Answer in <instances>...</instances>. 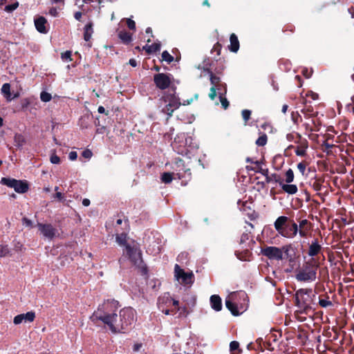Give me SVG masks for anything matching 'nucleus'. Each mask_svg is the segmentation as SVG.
I'll list each match as a JSON object with an SVG mask.
<instances>
[{
  "label": "nucleus",
  "mask_w": 354,
  "mask_h": 354,
  "mask_svg": "<svg viewBox=\"0 0 354 354\" xmlns=\"http://www.w3.org/2000/svg\"><path fill=\"white\" fill-rule=\"evenodd\" d=\"M47 20L44 17L40 16L35 19V26L37 30L40 33H47L48 30L46 28Z\"/></svg>",
  "instance_id": "obj_20"
},
{
  "label": "nucleus",
  "mask_w": 354,
  "mask_h": 354,
  "mask_svg": "<svg viewBox=\"0 0 354 354\" xmlns=\"http://www.w3.org/2000/svg\"><path fill=\"white\" fill-rule=\"evenodd\" d=\"M160 47H161L160 42L158 41V42L153 43L151 45H148V44L145 45V46H143V50H145L148 55H151L153 53L160 51Z\"/></svg>",
  "instance_id": "obj_27"
},
{
  "label": "nucleus",
  "mask_w": 354,
  "mask_h": 354,
  "mask_svg": "<svg viewBox=\"0 0 354 354\" xmlns=\"http://www.w3.org/2000/svg\"><path fill=\"white\" fill-rule=\"evenodd\" d=\"M306 168V163L305 162H301L297 164V169L299 171L304 174Z\"/></svg>",
  "instance_id": "obj_56"
},
{
  "label": "nucleus",
  "mask_w": 354,
  "mask_h": 354,
  "mask_svg": "<svg viewBox=\"0 0 354 354\" xmlns=\"http://www.w3.org/2000/svg\"><path fill=\"white\" fill-rule=\"evenodd\" d=\"M319 267L318 260L311 258L303 263L302 267L298 270L295 278L299 281H313L316 279L317 270Z\"/></svg>",
  "instance_id": "obj_5"
},
{
  "label": "nucleus",
  "mask_w": 354,
  "mask_h": 354,
  "mask_svg": "<svg viewBox=\"0 0 354 354\" xmlns=\"http://www.w3.org/2000/svg\"><path fill=\"white\" fill-rule=\"evenodd\" d=\"M77 158V153L76 151H71L68 154V158L71 160H75Z\"/></svg>",
  "instance_id": "obj_63"
},
{
  "label": "nucleus",
  "mask_w": 354,
  "mask_h": 354,
  "mask_svg": "<svg viewBox=\"0 0 354 354\" xmlns=\"http://www.w3.org/2000/svg\"><path fill=\"white\" fill-rule=\"evenodd\" d=\"M127 27L130 30H136V22L133 20H132L131 19H128L127 20Z\"/></svg>",
  "instance_id": "obj_57"
},
{
  "label": "nucleus",
  "mask_w": 354,
  "mask_h": 354,
  "mask_svg": "<svg viewBox=\"0 0 354 354\" xmlns=\"http://www.w3.org/2000/svg\"><path fill=\"white\" fill-rule=\"evenodd\" d=\"M172 169L174 171V175L181 180V185H186L192 178V172L190 167L186 164L185 160L178 157L174 158Z\"/></svg>",
  "instance_id": "obj_7"
},
{
  "label": "nucleus",
  "mask_w": 354,
  "mask_h": 354,
  "mask_svg": "<svg viewBox=\"0 0 354 354\" xmlns=\"http://www.w3.org/2000/svg\"><path fill=\"white\" fill-rule=\"evenodd\" d=\"M268 141V136L266 133H263L261 136L259 137V138L256 140V145L259 147H263L266 145Z\"/></svg>",
  "instance_id": "obj_41"
},
{
  "label": "nucleus",
  "mask_w": 354,
  "mask_h": 354,
  "mask_svg": "<svg viewBox=\"0 0 354 354\" xmlns=\"http://www.w3.org/2000/svg\"><path fill=\"white\" fill-rule=\"evenodd\" d=\"M72 52L71 50H66L61 53V58L64 61L71 62L72 61Z\"/></svg>",
  "instance_id": "obj_47"
},
{
  "label": "nucleus",
  "mask_w": 354,
  "mask_h": 354,
  "mask_svg": "<svg viewBox=\"0 0 354 354\" xmlns=\"http://www.w3.org/2000/svg\"><path fill=\"white\" fill-rule=\"evenodd\" d=\"M224 62H225L224 59H217L216 61L215 64L213 62L211 64V66H212V68H210V69L216 75H222L225 70V65H224Z\"/></svg>",
  "instance_id": "obj_21"
},
{
  "label": "nucleus",
  "mask_w": 354,
  "mask_h": 354,
  "mask_svg": "<svg viewBox=\"0 0 354 354\" xmlns=\"http://www.w3.org/2000/svg\"><path fill=\"white\" fill-rule=\"evenodd\" d=\"M31 102L29 98H24L21 100V109L26 110L30 104Z\"/></svg>",
  "instance_id": "obj_50"
},
{
  "label": "nucleus",
  "mask_w": 354,
  "mask_h": 354,
  "mask_svg": "<svg viewBox=\"0 0 354 354\" xmlns=\"http://www.w3.org/2000/svg\"><path fill=\"white\" fill-rule=\"evenodd\" d=\"M162 59L163 61L167 62L168 64H170V63H171L174 61V57L172 55H171L169 53L168 51L165 50L162 53Z\"/></svg>",
  "instance_id": "obj_43"
},
{
  "label": "nucleus",
  "mask_w": 354,
  "mask_h": 354,
  "mask_svg": "<svg viewBox=\"0 0 354 354\" xmlns=\"http://www.w3.org/2000/svg\"><path fill=\"white\" fill-rule=\"evenodd\" d=\"M174 275L178 281L184 285H192L194 281V275L192 272H186L179 265L174 267Z\"/></svg>",
  "instance_id": "obj_11"
},
{
  "label": "nucleus",
  "mask_w": 354,
  "mask_h": 354,
  "mask_svg": "<svg viewBox=\"0 0 354 354\" xmlns=\"http://www.w3.org/2000/svg\"><path fill=\"white\" fill-rule=\"evenodd\" d=\"M301 73L306 78H310L312 75L313 71H308V68H305L302 70Z\"/></svg>",
  "instance_id": "obj_60"
},
{
  "label": "nucleus",
  "mask_w": 354,
  "mask_h": 354,
  "mask_svg": "<svg viewBox=\"0 0 354 354\" xmlns=\"http://www.w3.org/2000/svg\"><path fill=\"white\" fill-rule=\"evenodd\" d=\"M241 113H242V117L245 122V124H246L250 118L252 112H251V111H250L248 109H244L242 111Z\"/></svg>",
  "instance_id": "obj_49"
},
{
  "label": "nucleus",
  "mask_w": 354,
  "mask_h": 354,
  "mask_svg": "<svg viewBox=\"0 0 354 354\" xmlns=\"http://www.w3.org/2000/svg\"><path fill=\"white\" fill-rule=\"evenodd\" d=\"M261 254L270 260L281 261L283 259L282 257V250L275 246H266L261 248Z\"/></svg>",
  "instance_id": "obj_15"
},
{
  "label": "nucleus",
  "mask_w": 354,
  "mask_h": 354,
  "mask_svg": "<svg viewBox=\"0 0 354 354\" xmlns=\"http://www.w3.org/2000/svg\"><path fill=\"white\" fill-rule=\"evenodd\" d=\"M174 173H170V172H164L161 175V180L162 183L165 184L170 183L173 178H174Z\"/></svg>",
  "instance_id": "obj_38"
},
{
  "label": "nucleus",
  "mask_w": 354,
  "mask_h": 354,
  "mask_svg": "<svg viewBox=\"0 0 354 354\" xmlns=\"http://www.w3.org/2000/svg\"><path fill=\"white\" fill-rule=\"evenodd\" d=\"M118 37L125 45L129 44L132 41V35L126 30L120 31L118 33Z\"/></svg>",
  "instance_id": "obj_25"
},
{
  "label": "nucleus",
  "mask_w": 354,
  "mask_h": 354,
  "mask_svg": "<svg viewBox=\"0 0 354 354\" xmlns=\"http://www.w3.org/2000/svg\"><path fill=\"white\" fill-rule=\"evenodd\" d=\"M295 27L292 24L286 25L283 28V32H286L287 31H290L293 32L295 31Z\"/></svg>",
  "instance_id": "obj_59"
},
{
  "label": "nucleus",
  "mask_w": 354,
  "mask_h": 354,
  "mask_svg": "<svg viewBox=\"0 0 354 354\" xmlns=\"http://www.w3.org/2000/svg\"><path fill=\"white\" fill-rule=\"evenodd\" d=\"M187 138L186 137L185 133H182L178 134L171 145L174 151H176L178 154H181L183 156H187L188 154L189 150L187 148Z\"/></svg>",
  "instance_id": "obj_10"
},
{
  "label": "nucleus",
  "mask_w": 354,
  "mask_h": 354,
  "mask_svg": "<svg viewBox=\"0 0 354 354\" xmlns=\"http://www.w3.org/2000/svg\"><path fill=\"white\" fill-rule=\"evenodd\" d=\"M295 142L298 144L297 147L290 145L288 149H295V154L298 156L304 157L306 156V149L308 147V142L306 138L301 137L299 133L296 134Z\"/></svg>",
  "instance_id": "obj_14"
},
{
  "label": "nucleus",
  "mask_w": 354,
  "mask_h": 354,
  "mask_svg": "<svg viewBox=\"0 0 354 354\" xmlns=\"http://www.w3.org/2000/svg\"><path fill=\"white\" fill-rule=\"evenodd\" d=\"M0 183L1 185L13 188L19 194H24L29 189V185L26 180L3 177L1 179Z\"/></svg>",
  "instance_id": "obj_8"
},
{
  "label": "nucleus",
  "mask_w": 354,
  "mask_h": 354,
  "mask_svg": "<svg viewBox=\"0 0 354 354\" xmlns=\"http://www.w3.org/2000/svg\"><path fill=\"white\" fill-rule=\"evenodd\" d=\"M236 257L241 261H248L251 255V252L248 250H245L243 252H235Z\"/></svg>",
  "instance_id": "obj_34"
},
{
  "label": "nucleus",
  "mask_w": 354,
  "mask_h": 354,
  "mask_svg": "<svg viewBox=\"0 0 354 354\" xmlns=\"http://www.w3.org/2000/svg\"><path fill=\"white\" fill-rule=\"evenodd\" d=\"M291 118H292V120L293 121V122L295 124H297L298 123V120L300 119V120L301 121V115L299 114L298 112H292L291 113Z\"/></svg>",
  "instance_id": "obj_52"
},
{
  "label": "nucleus",
  "mask_w": 354,
  "mask_h": 354,
  "mask_svg": "<svg viewBox=\"0 0 354 354\" xmlns=\"http://www.w3.org/2000/svg\"><path fill=\"white\" fill-rule=\"evenodd\" d=\"M311 230H308V229H299L298 228V233L299 234V236L301 237H304V238H306L308 236V232L310 231Z\"/></svg>",
  "instance_id": "obj_55"
},
{
  "label": "nucleus",
  "mask_w": 354,
  "mask_h": 354,
  "mask_svg": "<svg viewBox=\"0 0 354 354\" xmlns=\"http://www.w3.org/2000/svg\"><path fill=\"white\" fill-rule=\"evenodd\" d=\"M225 94L226 93H221V92H219V94H218L220 102L221 103L222 107L225 110H226L229 107V106H230L229 101L225 97Z\"/></svg>",
  "instance_id": "obj_39"
},
{
  "label": "nucleus",
  "mask_w": 354,
  "mask_h": 354,
  "mask_svg": "<svg viewBox=\"0 0 354 354\" xmlns=\"http://www.w3.org/2000/svg\"><path fill=\"white\" fill-rule=\"evenodd\" d=\"M248 298V295L244 291L232 292L225 299V306L232 315L239 316L247 309Z\"/></svg>",
  "instance_id": "obj_3"
},
{
  "label": "nucleus",
  "mask_w": 354,
  "mask_h": 354,
  "mask_svg": "<svg viewBox=\"0 0 354 354\" xmlns=\"http://www.w3.org/2000/svg\"><path fill=\"white\" fill-rule=\"evenodd\" d=\"M162 304H165L166 305H168V306H170V305L174 306L175 307V308L174 309L175 311L174 313H176L177 311L180 310V307H179V306H178L179 301L178 300H176V299L170 297L169 296L158 298V305L159 309H161Z\"/></svg>",
  "instance_id": "obj_18"
},
{
  "label": "nucleus",
  "mask_w": 354,
  "mask_h": 354,
  "mask_svg": "<svg viewBox=\"0 0 354 354\" xmlns=\"http://www.w3.org/2000/svg\"><path fill=\"white\" fill-rule=\"evenodd\" d=\"M82 155L85 158H90L93 153L89 149H86L82 152Z\"/></svg>",
  "instance_id": "obj_62"
},
{
  "label": "nucleus",
  "mask_w": 354,
  "mask_h": 354,
  "mask_svg": "<svg viewBox=\"0 0 354 354\" xmlns=\"http://www.w3.org/2000/svg\"><path fill=\"white\" fill-rule=\"evenodd\" d=\"M295 178L294 172L292 169H289L285 173V181L286 183H291L293 182Z\"/></svg>",
  "instance_id": "obj_40"
},
{
  "label": "nucleus",
  "mask_w": 354,
  "mask_h": 354,
  "mask_svg": "<svg viewBox=\"0 0 354 354\" xmlns=\"http://www.w3.org/2000/svg\"><path fill=\"white\" fill-rule=\"evenodd\" d=\"M127 255L130 261L138 269L142 275L148 274V268L142 259V251L136 245H126Z\"/></svg>",
  "instance_id": "obj_6"
},
{
  "label": "nucleus",
  "mask_w": 354,
  "mask_h": 354,
  "mask_svg": "<svg viewBox=\"0 0 354 354\" xmlns=\"http://www.w3.org/2000/svg\"><path fill=\"white\" fill-rule=\"evenodd\" d=\"M35 318V313L33 311H30L26 313L18 315L14 317L13 322L17 325L22 323L23 321L32 322Z\"/></svg>",
  "instance_id": "obj_19"
},
{
  "label": "nucleus",
  "mask_w": 354,
  "mask_h": 354,
  "mask_svg": "<svg viewBox=\"0 0 354 354\" xmlns=\"http://www.w3.org/2000/svg\"><path fill=\"white\" fill-rule=\"evenodd\" d=\"M246 169L248 171H253L255 173H260L267 178V176H269V171L268 169H263L262 167L259 168H252V166H246Z\"/></svg>",
  "instance_id": "obj_36"
},
{
  "label": "nucleus",
  "mask_w": 354,
  "mask_h": 354,
  "mask_svg": "<svg viewBox=\"0 0 354 354\" xmlns=\"http://www.w3.org/2000/svg\"><path fill=\"white\" fill-rule=\"evenodd\" d=\"M19 6V2H15L14 3L6 6L4 10L7 12H12L15 10H16Z\"/></svg>",
  "instance_id": "obj_48"
},
{
  "label": "nucleus",
  "mask_w": 354,
  "mask_h": 354,
  "mask_svg": "<svg viewBox=\"0 0 354 354\" xmlns=\"http://www.w3.org/2000/svg\"><path fill=\"white\" fill-rule=\"evenodd\" d=\"M301 113L304 115L306 118H312L317 115V112L314 111L313 107L308 104L306 102L304 107L301 109Z\"/></svg>",
  "instance_id": "obj_26"
},
{
  "label": "nucleus",
  "mask_w": 354,
  "mask_h": 354,
  "mask_svg": "<svg viewBox=\"0 0 354 354\" xmlns=\"http://www.w3.org/2000/svg\"><path fill=\"white\" fill-rule=\"evenodd\" d=\"M37 225L44 237L52 240L55 236L57 230L51 224L38 223Z\"/></svg>",
  "instance_id": "obj_16"
},
{
  "label": "nucleus",
  "mask_w": 354,
  "mask_h": 354,
  "mask_svg": "<svg viewBox=\"0 0 354 354\" xmlns=\"http://www.w3.org/2000/svg\"><path fill=\"white\" fill-rule=\"evenodd\" d=\"M204 71L209 75V80L212 84V87H215L216 91L226 93H227V85L225 83L222 82L221 77L215 75L209 68H205Z\"/></svg>",
  "instance_id": "obj_13"
},
{
  "label": "nucleus",
  "mask_w": 354,
  "mask_h": 354,
  "mask_svg": "<svg viewBox=\"0 0 354 354\" xmlns=\"http://www.w3.org/2000/svg\"><path fill=\"white\" fill-rule=\"evenodd\" d=\"M22 223H23V224L26 225L28 227H32V221L26 217H24L22 218Z\"/></svg>",
  "instance_id": "obj_61"
},
{
  "label": "nucleus",
  "mask_w": 354,
  "mask_h": 354,
  "mask_svg": "<svg viewBox=\"0 0 354 354\" xmlns=\"http://www.w3.org/2000/svg\"><path fill=\"white\" fill-rule=\"evenodd\" d=\"M230 349L231 352L238 351L239 353L242 351L239 348V343L236 341H232L230 342Z\"/></svg>",
  "instance_id": "obj_44"
},
{
  "label": "nucleus",
  "mask_w": 354,
  "mask_h": 354,
  "mask_svg": "<svg viewBox=\"0 0 354 354\" xmlns=\"http://www.w3.org/2000/svg\"><path fill=\"white\" fill-rule=\"evenodd\" d=\"M279 186L285 193H287L288 194H295L298 191V188L296 185L290 183H284L283 180L281 181Z\"/></svg>",
  "instance_id": "obj_23"
},
{
  "label": "nucleus",
  "mask_w": 354,
  "mask_h": 354,
  "mask_svg": "<svg viewBox=\"0 0 354 354\" xmlns=\"http://www.w3.org/2000/svg\"><path fill=\"white\" fill-rule=\"evenodd\" d=\"M319 305L322 308H328L333 306L331 301L329 300V296L325 295V298L319 297Z\"/></svg>",
  "instance_id": "obj_35"
},
{
  "label": "nucleus",
  "mask_w": 354,
  "mask_h": 354,
  "mask_svg": "<svg viewBox=\"0 0 354 354\" xmlns=\"http://www.w3.org/2000/svg\"><path fill=\"white\" fill-rule=\"evenodd\" d=\"M299 229H312V223L308 221L307 219H303L299 221V225H298Z\"/></svg>",
  "instance_id": "obj_42"
},
{
  "label": "nucleus",
  "mask_w": 354,
  "mask_h": 354,
  "mask_svg": "<svg viewBox=\"0 0 354 354\" xmlns=\"http://www.w3.org/2000/svg\"><path fill=\"white\" fill-rule=\"evenodd\" d=\"M291 245H283V247L281 248V249L282 250V257H283V253L286 254V258H288L289 257V250L291 249Z\"/></svg>",
  "instance_id": "obj_53"
},
{
  "label": "nucleus",
  "mask_w": 354,
  "mask_h": 354,
  "mask_svg": "<svg viewBox=\"0 0 354 354\" xmlns=\"http://www.w3.org/2000/svg\"><path fill=\"white\" fill-rule=\"evenodd\" d=\"M1 91L8 102H10L12 100L10 93V84L9 83L3 84Z\"/></svg>",
  "instance_id": "obj_29"
},
{
  "label": "nucleus",
  "mask_w": 354,
  "mask_h": 354,
  "mask_svg": "<svg viewBox=\"0 0 354 354\" xmlns=\"http://www.w3.org/2000/svg\"><path fill=\"white\" fill-rule=\"evenodd\" d=\"M216 95H217V93H216V88L215 87H211L210 90H209V97L212 100H214L215 99Z\"/></svg>",
  "instance_id": "obj_58"
},
{
  "label": "nucleus",
  "mask_w": 354,
  "mask_h": 354,
  "mask_svg": "<svg viewBox=\"0 0 354 354\" xmlns=\"http://www.w3.org/2000/svg\"><path fill=\"white\" fill-rule=\"evenodd\" d=\"M172 75L164 73H158L153 75V83L156 87L161 91L170 89L172 84Z\"/></svg>",
  "instance_id": "obj_9"
},
{
  "label": "nucleus",
  "mask_w": 354,
  "mask_h": 354,
  "mask_svg": "<svg viewBox=\"0 0 354 354\" xmlns=\"http://www.w3.org/2000/svg\"><path fill=\"white\" fill-rule=\"evenodd\" d=\"M51 98V94L48 92L42 91L40 94V99L42 102H48L50 101Z\"/></svg>",
  "instance_id": "obj_46"
},
{
  "label": "nucleus",
  "mask_w": 354,
  "mask_h": 354,
  "mask_svg": "<svg viewBox=\"0 0 354 354\" xmlns=\"http://www.w3.org/2000/svg\"><path fill=\"white\" fill-rule=\"evenodd\" d=\"M221 49H222L221 44L219 42H216L214 45L212 51H215V52H216L217 55H221Z\"/></svg>",
  "instance_id": "obj_54"
},
{
  "label": "nucleus",
  "mask_w": 354,
  "mask_h": 354,
  "mask_svg": "<svg viewBox=\"0 0 354 354\" xmlns=\"http://www.w3.org/2000/svg\"><path fill=\"white\" fill-rule=\"evenodd\" d=\"M294 297L295 306L300 308L299 310L296 311L297 313L308 315L310 311L314 310L312 304L315 295L313 292L312 289H299L296 291Z\"/></svg>",
  "instance_id": "obj_2"
},
{
  "label": "nucleus",
  "mask_w": 354,
  "mask_h": 354,
  "mask_svg": "<svg viewBox=\"0 0 354 354\" xmlns=\"http://www.w3.org/2000/svg\"><path fill=\"white\" fill-rule=\"evenodd\" d=\"M50 161L52 164H59L60 163V158L58 156L56 155V153L54 152L51 154L50 157Z\"/></svg>",
  "instance_id": "obj_51"
},
{
  "label": "nucleus",
  "mask_w": 354,
  "mask_h": 354,
  "mask_svg": "<svg viewBox=\"0 0 354 354\" xmlns=\"http://www.w3.org/2000/svg\"><path fill=\"white\" fill-rule=\"evenodd\" d=\"M249 239V234H247V233H243L241 236V239H240V243H245L246 241H248Z\"/></svg>",
  "instance_id": "obj_64"
},
{
  "label": "nucleus",
  "mask_w": 354,
  "mask_h": 354,
  "mask_svg": "<svg viewBox=\"0 0 354 354\" xmlns=\"http://www.w3.org/2000/svg\"><path fill=\"white\" fill-rule=\"evenodd\" d=\"M324 182V179L322 178H315L310 182V185L315 191H320L322 187V184Z\"/></svg>",
  "instance_id": "obj_31"
},
{
  "label": "nucleus",
  "mask_w": 354,
  "mask_h": 354,
  "mask_svg": "<svg viewBox=\"0 0 354 354\" xmlns=\"http://www.w3.org/2000/svg\"><path fill=\"white\" fill-rule=\"evenodd\" d=\"M307 254L311 258H315L319 255L322 251V246L319 243L318 238H315L311 243L308 244Z\"/></svg>",
  "instance_id": "obj_17"
},
{
  "label": "nucleus",
  "mask_w": 354,
  "mask_h": 354,
  "mask_svg": "<svg viewBox=\"0 0 354 354\" xmlns=\"http://www.w3.org/2000/svg\"><path fill=\"white\" fill-rule=\"evenodd\" d=\"M165 103L173 104V106L180 107L181 102L180 98L176 95V86H172L170 89L165 91L160 98Z\"/></svg>",
  "instance_id": "obj_12"
},
{
  "label": "nucleus",
  "mask_w": 354,
  "mask_h": 354,
  "mask_svg": "<svg viewBox=\"0 0 354 354\" xmlns=\"http://www.w3.org/2000/svg\"><path fill=\"white\" fill-rule=\"evenodd\" d=\"M211 307L216 311H220L222 309V299L218 295H213L209 299Z\"/></svg>",
  "instance_id": "obj_22"
},
{
  "label": "nucleus",
  "mask_w": 354,
  "mask_h": 354,
  "mask_svg": "<svg viewBox=\"0 0 354 354\" xmlns=\"http://www.w3.org/2000/svg\"><path fill=\"white\" fill-rule=\"evenodd\" d=\"M84 39L86 41H88L92 36V34L93 33V23L89 22L84 26Z\"/></svg>",
  "instance_id": "obj_30"
},
{
  "label": "nucleus",
  "mask_w": 354,
  "mask_h": 354,
  "mask_svg": "<svg viewBox=\"0 0 354 354\" xmlns=\"http://www.w3.org/2000/svg\"><path fill=\"white\" fill-rule=\"evenodd\" d=\"M274 226L278 234L284 238L293 239L298 233V225L286 216H279Z\"/></svg>",
  "instance_id": "obj_4"
},
{
  "label": "nucleus",
  "mask_w": 354,
  "mask_h": 354,
  "mask_svg": "<svg viewBox=\"0 0 354 354\" xmlns=\"http://www.w3.org/2000/svg\"><path fill=\"white\" fill-rule=\"evenodd\" d=\"M115 240L120 245L126 247L127 245H129L127 243V232H126L116 234Z\"/></svg>",
  "instance_id": "obj_28"
},
{
  "label": "nucleus",
  "mask_w": 354,
  "mask_h": 354,
  "mask_svg": "<svg viewBox=\"0 0 354 354\" xmlns=\"http://www.w3.org/2000/svg\"><path fill=\"white\" fill-rule=\"evenodd\" d=\"M230 44L228 46L229 50L232 53H236L239 49V41L235 33H232L230 37Z\"/></svg>",
  "instance_id": "obj_24"
},
{
  "label": "nucleus",
  "mask_w": 354,
  "mask_h": 354,
  "mask_svg": "<svg viewBox=\"0 0 354 354\" xmlns=\"http://www.w3.org/2000/svg\"><path fill=\"white\" fill-rule=\"evenodd\" d=\"M118 301L108 299L94 311L91 319L102 321L106 324L114 333H125L129 330L135 320V310L132 308H124L120 311V323H118V315L115 313Z\"/></svg>",
  "instance_id": "obj_1"
},
{
  "label": "nucleus",
  "mask_w": 354,
  "mask_h": 354,
  "mask_svg": "<svg viewBox=\"0 0 354 354\" xmlns=\"http://www.w3.org/2000/svg\"><path fill=\"white\" fill-rule=\"evenodd\" d=\"M14 142H15V145L17 147L21 148L25 144L26 139L23 135H21L20 133H16L14 137Z\"/></svg>",
  "instance_id": "obj_32"
},
{
  "label": "nucleus",
  "mask_w": 354,
  "mask_h": 354,
  "mask_svg": "<svg viewBox=\"0 0 354 354\" xmlns=\"http://www.w3.org/2000/svg\"><path fill=\"white\" fill-rule=\"evenodd\" d=\"M167 104L162 109V111L167 114L169 117H171L174 113V111L178 109L179 107L173 106V104L166 103Z\"/></svg>",
  "instance_id": "obj_37"
},
{
  "label": "nucleus",
  "mask_w": 354,
  "mask_h": 354,
  "mask_svg": "<svg viewBox=\"0 0 354 354\" xmlns=\"http://www.w3.org/2000/svg\"><path fill=\"white\" fill-rule=\"evenodd\" d=\"M283 179L281 178V176L277 173L272 174L271 175H269L267 176V178L266 180V182L267 183H270L271 182H274L277 183H279V185L281 184Z\"/></svg>",
  "instance_id": "obj_33"
},
{
  "label": "nucleus",
  "mask_w": 354,
  "mask_h": 354,
  "mask_svg": "<svg viewBox=\"0 0 354 354\" xmlns=\"http://www.w3.org/2000/svg\"><path fill=\"white\" fill-rule=\"evenodd\" d=\"M10 254V250L7 245H0V257H5Z\"/></svg>",
  "instance_id": "obj_45"
}]
</instances>
